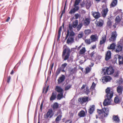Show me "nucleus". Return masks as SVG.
I'll list each match as a JSON object with an SVG mask.
<instances>
[{
  "mask_svg": "<svg viewBox=\"0 0 123 123\" xmlns=\"http://www.w3.org/2000/svg\"><path fill=\"white\" fill-rule=\"evenodd\" d=\"M117 3V0H113L110 5V7H114L116 6Z\"/></svg>",
  "mask_w": 123,
  "mask_h": 123,
  "instance_id": "bb28decb",
  "label": "nucleus"
},
{
  "mask_svg": "<svg viewBox=\"0 0 123 123\" xmlns=\"http://www.w3.org/2000/svg\"><path fill=\"white\" fill-rule=\"evenodd\" d=\"M74 16L75 17V19H78V18L80 17V15L78 13H77L74 14Z\"/></svg>",
  "mask_w": 123,
  "mask_h": 123,
  "instance_id": "603ef678",
  "label": "nucleus"
},
{
  "mask_svg": "<svg viewBox=\"0 0 123 123\" xmlns=\"http://www.w3.org/2000/svg\"><path fill=\"white\" fill-rule=\"evenodd\" d=\"M112 78L109 76H105L103 77L102 78L103 81L107 82L110 81L111 79Z\"/></svg>",
  "mask_w": 123,
  "mask_h": 123,
  "instance_id": "2eb2a0df",
  "label": "nucleus"
},
{
  "mask_svg": "<svg viewBox=\"0 0 123 123\" xmlns=\"http://www.w3.org/2000/svg\"><path fill=\"white\" fill-rule=\"evenodd\" d=\"M54 65V63H53L52 64H51L50 67V69L51 70H52L53 69V67Z\"/></svg>",
  "mask_w": 123,
  "mask_h": 123,
  "instance_id": "bf43d9fd",
  "label": "nucleus"
},
{
  "mask_svg": "<svg viewBox=\"0 0 123 123\" xmlns=\"http://www.w3.org/2000/svg\"><path fill=\"white\" fill-rule=\"evenodd\" d=\"M95 106L94 105L90 106V108L88 110V112L90 114H92L95 110Z\"/></svg>",
  "mask_w": 123,
  "mask_h": 123,
  "instance_id": "393cba45",
  "label": "nucleus"
},
{
  "mask_svg": "<svg viewBox=\"0 0 123 123\" xmlns=\"http://www.w3.org/2000/svg\"><path fill=\"white\" fill-rule=\"evenodd\" d=\"M90 22V19L88 18H86L84 20L83 24L85 26H87L89 24Z\"/></svg>",
  "mask_w": 123,
  "mask_h": 123,
  "instance_id": "5701e85b",
  "label": "nucleus"
},
{
  "mask_svg": "<svg viewBox=\"0 0 123 123\" xmlns=\"http://www.w3.org/2000/svg\"><path fill=\"white\" fill-rule=\"evenodd\" d=\"M112 23V22L109 19V20L108 21L107 23V26L109 27L110 28H111Z\"/></svg>",
  "mask_w": 123,
  "mask_h": 123,
  "instance_id": "c9c22d12",
  "label": "nucleus"
},
{
  "mask_svg": "<svg viewBox=\"0 0 123 123\" xmlns=\"http://www.w3.org/2000/svg\"><path fill=\"white\" fill-rule=\"evenodd\" d=\"M105 92L106 98L103 102V105L104 106H106L109 105V102L113 95V91L111 90L110 87H108L105 90Z\"/></svg>",
  "mask_w": 123,
  "mask_h": 123,
  "instance_id": "f257e3e1",
  "label": "nucleus"
},
{
  "mask_svg": "<svg viewBox=\"0 0 123 123\" xmlns=\"http://www.w3.org/2000/svg\"><path fill=\"white\" fill-rule=\"evenodd\" d=\"M62 26H61L60 27V28H59L58 33H61V31H62Z\"/></svg>",
  "mask_w": 123,
  "mask_h": 123,
  "instance_id": "680f3d73",
  "label": "nucleus"
},
{
  "mask_svg": "<svg viewBox=\"0 0 123 123\" xmlns=\"http://www.w3.org/2000/svg\"><path fill=\"white\" fill-rule=\"evenodd\" d=\"M85 43L88 44H90L91 43H92V42H91V41H90V40L89 39H86L85 40Z\"/></svg>",
  "mask_w": 123,
  "mask_h": 123,
  "instance_id": "a18cd8bd",
  "label": "nucleus"
},
{
  "mask_svg": "<svg viewBox=\"0 0 123 123\" xmlns=\"http://www.w3.org/2000/svg\"><path fill=\"white\" fill-rule=\"evenodd\" d=\"M104 23V21L101 19H99V21L96 24L97 27H101L103 26Z\"/></svg>",
  "mask_w": 123,
  "mask_h": 123,
  "instance_id": "412c9836",
  "label": "nucleus"
},
{
  "mask_svg": "<svg viewBox=\"0 0 123 123\" xmlns=\"http://www.w3.org/2000/svg\"><path fill=\"white\" fill-rule=\"evenodd\" d=\"M61 33H58V38L57 39H58L60 37V35H61Z\"/></svg>",
  "mask_w": 123,
  "mask_h": 123,
  "instance_id": "774afa93",
  "label": "nucleus"
},
{
  "mask_svg": "<svg viewBox=\"0 0 123 123\" xmlns=\"http://www.w3.org/2000/svg\"><path fill=\"white\" fill-rule=\"evenodd\" d=\"M118 24L116 23L115 22V24L112 25V26L114 29L116 28L117 25Z\"/></svg>",
  "mask_w": 123,
  "mask_h": 123,
  "instance_id": "13d9d810",
  "label": "nucleus"
},
{
  "mask_svg": "<svg viewBox=\"0 0 123 123\" xmlns=\"http://www.w3.org/2000/svg\"><path fill=\"white\" fill-rule=\"evenodd\" d=\"M67 33L65 37V40H66L68 36L70 37H72L74 36L75 35V34L73 31H71L70 32L69 34V30H68L67 31Z\"/></svg>",
  "mask_w": 123,
  "mask_h": 123,
  "instance_id": "f8f14e48",
  "label": "nucleus"
},
{
  "mask_svg": "<svg viewBox=\"0 0 123 123\" xmlns=\"http://www.w3.org/2000/svg\"><path fill=\"white\" fill-rule=\"evenodd\" d=\"M86 92L87 94H88L89 92V90L87 88H86V91H85Z\"/></svg>",
  "mask_w": 123,
  "mask_h": 123,
  "instance_id": "e2e57ef3",
  "label": "nucleus"
},
{
  "mask_svg": "<svg viewBox=\"0 0 123 123\" xmlns=\"http://www.w3.org/2000/svg\"><path fill=\"white\" fill-rule=\"evenodd\" d=\"M112 120L113 121H114L117 123H119L120 121L119 117L117 115H113V116Z\"/></svg>",
  "mask_w": 123,
  "mask_h": 123,
  "instance_id": "aec40b11",
  "label": "nucleus"
},
{
  "mask_svg": "<svg viewBox=\"0 0 123 123\" xmlns=\"http://www.w3.org/2000/svg\"><path fill=\"white\" fill-rule=\"evenodd\" d=\"M91 42H93L98 41V37L96 34L91 35L90 37Z\"/></svg>",
  "mask_w": 123,
  "mask_h": 123,
  "instance_id": "4468645a",
  "label": "nucleus"
},
{
  "mask_svg": "<svg viewBox=\"0 0 123 123\" xmlns=\"http://www.w3.org/2000/svg\"><path fill=\"white\" fill-rule=\"evenodd\" d=\"M117 34L116 31H112L111 34V37L109 38V40L110 42H114L116 40Z\"/></svg>",
  "mask_w": 123,
  "mask_h": 123,
  "instance_id": "423d86ee",
  "label": "nucleus"
},
{
  "mask_svg": "<svg viewBox=\"0 0 123 123\" xmlns=\"http://www.w3.org/2000/svg\"><path fill=\"white\" fill-rule=\"evenodd\" d=\"M67 64L66 63H65L64 64H62V67L63 69H64L65 67L67 66Z\"/></svg>",
  "mask_w": 123,
  "mask_h": 123,
  "instance_id": "3c124183",
  "label": "nucleus"
},
{
  "mask_svg": "<svg viewBox=\"0 0 123 123\" xmlns=\"http://www.w3.org/2000/svg\"><path fill=\"white\" fill-rule=\"evenodd\" d=\"M53 115L54 113L52 109H50L49 110L46 114L44 115V118L45 119H47L48 117L51 118L53 116Z\"/></svg>",
  "mask_w": 123,
  "mask_h": 123,
  "instance_id": "0eeeda50",
  "label": "nucleus"
},
{
  "mask_svg": "<svg viewBox=\"0 0 123 123\" xmlns=\"http://www.w3.org/2000/svg\"><path fill=\"white\" fill-rule=\"evenodd\" d=\"M60 93L58 94L57 97V99L59 100H60L63 97V92Z\"/></svg>",
  "mask_w": 123,
  "mask_h": 123,
  "instance_id": "72a5a7b5",
  "label": "nucleus"
},
{
  "mask_svg": "<svg viewBox=\"0 0 123 123\" xmlns=\"http://www.w3.org/2000/svg\"><path fill=\"white\" fill-rule=\"evenodd\" d=\"M115 44L113 43L110 44V46H108V49H115L116 46Z\"/></svg>",
  "mask_w": 123,
  "mask_h": 123,
  "instance_id": "473e14b6",
  "label": "nucleus"
},
{
  "mask_svg": "<svg viewBox=\"0 0 123 123\" xmlns=\"http://www.w3.org/2000/svg\"><path fill=\"white\" fill-rule=\"evenodd\" d=\"M69 70L70 74H73L76 72L77 68L76 67H74L73 68H69Z\"/></svg>",
  "mask_w": 123,
  "mask_h": 123,
  "instance_id": "cd10ccee",
  "label": "nucleus"
},
{
  "mask_svg": "<svg viewBox=\"0 0 123 123\" xmlns=\"http://www.w3.org/2000/svg\"><path fill=\"white\" fill-rule=\"evenodd\" d=\"M83 25V24L82 23H80L79 25H78L77 27V30L78 31H79L80 29Z\"/></svg>",
  "mask_w": 123,
  "mask_h": 123,
  "instance_id": "79ce46f5",
  "label": "nucleus"
},
{
  "mask_svg": "<svg viewBox=\"0 0 123 123\" xmlns=\"http://www.w3.org/2000/svg\"><path fill=\"white\" fill-rule=\"evenodd\" d=\"M120 72L119 71H116L115 73L114 74V75L115 77H117L119 75V74Z\"/></svg>",
  "mask_w": 123,
  "mask_h": 123,
  "instance_id": "49530a36",
  "label": "nucleus"
},
{
  "mask_svg": "<svg viewBox=\"0 0 123 123\" xmlns=\"http://www.w3.org/2000/svg\"><path fill=\"white\" fill-rule=\"evenodd\" d=\"M91 6V5L90 3H87L86 4V8H89Z\"/></svg>",
  "mask_w": 123,
  "mask_h": 123,
  "instance_id": "4d7b16f0",
  "label": "nucleus"
},
{
  "mask_svg": "<svg viewBox=\"0 0 123 123\" xmlns=\"http://www.w3.org/2000/svg\"><path fill=\"white\" fill-rule=\"evenodd\" d=\"M70 116L71 117H72L74 115V114L72 112H70L69 113Z\"/></svg>",
  "mask_w": 123,
  "mask_h": 123,
  "instance_id": "69168bd1",
  "label": "nucleus"
},
{
  "mask_svg": "<svg viewBox=\"0 0 123 123\" xmlns=\"http://www.w3.org/2000/svg\"><path fill=\"white\" fill-rule=\"evenodd\" d=\"M55 115L56 116H62V113L61 110L59 109L58 110L57 112Z\"/></svg>",
  "mask_w": 123,
  "mask_h": 123,
  "instance_id": "ea45409f",
  "label": "nucleus"
},
{
  "mask_svg": "<svg viewBox=\"0 0 123 123\" xmlns=\"http://www.w3.org/2000/svg\"><path fill=\"white\" fill-rule=\"evenodd\" d=\"M122 49V47L119 44L117 45L116 47L115 52H116L118 53L121 51Z\"/></svg>",
  "mask_w": 123,
  "mask_h": 123,
  "instance_id": "b1692460",
  "label": "nucleus"
},
{
  "mask_svg": "<svg viewBox=\"0 0 123 123\" xmlns=\"http://www.w3.org/2000/svg\"><path fill=\"white\" fill-rule=\"evenodd\" d=\"M97 112L99 115H104V116H102V117H107L108 115L109 110L108 108L105 107L101 110L98 109Z\"/></svg>",
  "mask_w": 123,
  "mask_h": 123,
  "instance_id": "7ed1b4c3",
  "label": "nucleus"
},
{
  "mask_svg": "<svg viewBox=\"0 0 123 123\" xmlns=\"http://www.w3.org/2000/svg\"><path fill=\"white\" fill-rule=\"evenodd\" d=\"M57 116V117L55 119V121L56 123L59 122L61 120L62 117V116Z\"/></svg>",
  "mask_w": 123,
  "mask_h": 123,
  "instance_id": "a19ab883",
  "label": "nucleus"
},
{
  "mask_svg": "<svg viewBox=\"0 0 123 123\" xmlns=\"http://www.w3.org/2000/svg\"><path fill=\"white\" fill-rule=\"evenodd\" d=\"M71 85L70 84L68 85L65 87V91H67L69 90L70 88H71Z\"/></svg>",
  "mask_w": 123,
  "mask_h": 123,
  "instance_id": "09e8293b",
  "label": "nucleus"
},
{
  "mask_svg": "<svg viewBox=\"0 0 123 123\" xmlns=\"http://www.w3.org/2000/svg\"><path fill=\"white\" fill-rule=\"evenodd\" d=\"M92 14L96 19H97L100 17V14L98 12H92Z\"/></svg>",
  "mask_w": 123,
  "mask_h": 123,
  "instance_id": "ddd939ff",
  "label": "nucleus"
},
{
  "mask_svg": "<svg viewBox=\"0 0 123 123\" xmlns=\"http://www.w3.org/2000/svg\"><path fill=\"white\" fill-rule=\"evenodd\" d=\"M65 78L64 75H62L57 80V81L58 84H60L63 81Z\"/></svg>",
  "mask_w": 123,
  "mask_h": 123,
  "instance_id": "f3484780",
  "label": "nucleus"
},
{
  "mask_svg": "<svg viewBox=\"0 0 123 123\" xmlns=\"http://www.w3.org/2000/svg\"><path fill=\"white\" fill-rule=\"evenodd\" d=\"M91 68H90L89 67H87L86 68L85 70H86V72H85V73L86 74H87L89 73L91 70Z\"/></svg>",
  "mask_w": 123,
  "mask_h": 123,
  "instance_id": "37998d69",
  "label": "nucleus"
},
{
  "mask_svg": "<svg viewBox=\"0 0 123 123\" xmlns=\"http://www.w3.org/2000/svg\"><path fill=\"white\" fill-rule=\"evenodd\" d=\"M43 102H42V103H41V105L40 106V109L41 110H42L43 106Z\"/></svg>",
  "mask_w": 123,
  "mask_h": 123,
  "instance_id": "052dcab7",
  "label": "nucleus"
},
{
  "mask_svg": "<svg viewBox=\"0 0 123 123\" xmlns=\"http://www.w3.org/2000/svg\"><path fill=\"white\" fill-rule=\"evenodd\" d=\"M56 93L55 92H53L52 93V95L50 98V101L53 100L55 99L56 97Z\"/></svg>",
  "mask_w": 123,
  "mask_h": 123,
  "instance_id": "4be33fe9",
  "label": "nucleus"
},
{
  "mask_svg": "<svg viewBox=\"0 0 123 123\" xmlns=\"http://www.w3.org/2000/svg\"><path fill=\"white\" fill-rule=\"evenodd\" d=\"M122 20V18L119 15L117 16L115 19V22L119 24L120 22Z\"/></svg>",
  "mask_w": 123,
  "mask_h": 123,
  "instance_id": "c756f323",
  "label": "nucleus"
},
{
  "mask_svg": "<svg viewBox=\"0 0 123 123\" xmlns=\"http://www.w3.org/2000/svg\"><path fill=\"white\" fill-rule=\"evenodd\" d=\"M71 52L70 49L68 47L63 49L62 52V57L64 60H66L69 58Z\"/></svg>",
  "mask_w": 123,
  "mask_h": 123,
  "instance_id": "f03ea898",
  "label": "nucleus"
},
{
  "mask_svg": "<svg viewBox=\"0 0 123 123\" xmlns=\"http://www.w3.org/2000/svg\"><path fill=\"white\" fill-rule=\"evenodd\" d=\"M108 11V10L107 8H106L102 10L101 13L102 16L104 18H105L107 14Z\"/></svg>",
  "mask_w": 123,
  "mask_h": 123,
  "instance_id": "a211bd4d",
  "label": "nucleus"
},
{
  "mask_svg": "<svg viewBox=\"0 0 123 123\" xmlns=\"http://www.w3.org/2000/svg\"><path fill=\"white\" fill-rule=\"evenodd\" d=\"M117 91L119 94L122 93L123 90V86H118L117 87Z\"/></svg>",
  "mask_w": 123,
  "mask_h": 123,
  "instance_id": "6ab92c4d",
  "label": "nucleus"
},
{
  "mask_svg": "<svg viewBox=\"0 0 123 123\" xmlns=\"http://www.w3.org/2000/svg\"><path fill=\"white\" fill-rule=\"evenodd\" d=\"M73 25L69 24V30L70 31H72L73 28Z\"/></svg>",
  "mask_w": 123,
  "mask_h": 123,
  "instance_id": "864d4df0",
  "label": "nucleus"
},
{
  "mask_svg": "<svg viewBox=\"0 0 123 123\" xmlns=\"http://www.w3.org/2000/svg\"><path fill=\"white\" fill-rule=\"evenodd\" d=\"M86 86V85H82V87L81 88V89H82L84 88Z\"/></svg>",
  "mask_w": 123,
  "mask_h": 123,
  "instance_id": "338daca9",
  "label": "nucleus"
},
{
  "mask_svg": "<svg viewBox=\"0 0 123 123\" xmlns=\"http://www.w3.org/2000/svg\"><path fill=\"white\" fill-rule=\"evenodd\" d=\"M106 35H106H102V37L100 38L99 43V45H101L106 42Z\"/></svg>",
  "mask_w": 123,
  "mask_h": 123,
  "instance_id": "9d476101",
  "label": "nucleus"
},
{
  "mask_svg": "<svg viewBox=\"0 0 123 123\" xmlns=\"http://www.w3.org/2000/svg\"><path fill=\"white\" fill-rule=\"evenodd\" d=\"M86 50L85 47H82V49L79 51V53L80 55H82L84 54L86 52Z\"/></svg>",
  "mask_w": 123,
  "mask_h": 123,
  "instance_id": "2f4dec72",
  "label": "nucleus"
},
{
  "mask_svg": "<svg viewBox=\"0 0 123 123\" xmlns=\"http://www.w3.org/2000/svg\"><path fill=\"white\" fill-rule=\"evenodd\" d=\"M91 32V30L89 29L85 30L84 31V32L86 35H89Z\"/></svg>",
  "mask_w": 123,
  "mask_h": 123,
  "instance_id": "c03bdc74",
  "label": "nucleus"
},
{
  "mask_svg": "<svg viewBox=\"0 0 123 123\" xmlns=\"http://www.w3.org/2000/svg\"><path fill=\"white\" fill-rule=\"evenodd\" d=\"M105 71V69H103L102 72H104V75H111L113 74L114 72V70L113 68L109 67L107 68Z\"/></svg>",
  "mask_w": 123,
  "mask_h": 123,
  "instance_id": "39448f33",
  "label": "nucleus"
},
{
  "mask_svg": "<svg viewBox=\"0 0 123 123\" xmlns=\"http://www.w3.org/2000/svg\"><path fill=\"white\" fill-rule=\"evenodd\" d=\"M65 123H72V121L70 120H68Z\"/></svg>",
  "mask_w": 123,
  "mask_h": 123,
  "instance_id": "0e129e2a",
  "label": "nucleus"
},
{
  "mask_svg": "<svg viewBox=\"0 0 123 123\" xmlns=\"http://www.w3.org/2000/svg\"><path fill=\"white\" fill-rule=\"evenodd\" d=\"M86 115L85 112L83 110H81L78 113V115L80 117H84Z\"/></svg>",
  "mask_w": 123,
  "mask_h": 123,
  "instance_id": "7c9ffc66",
  "label": "nucleus"
},
{
  "mask_svg": "<svg viewBox=\"0 0 123 123\" xmlns=\"http://www.w3.org/2000/svg\"><path fill=\"white\" fill-rule=\"evenodd\" d=\"M11 79V77L10 76H9L8 77H7V83H9Z\"/></svg>",
  "mask_w": 123,
  "mask_h": 123,
  "instance_id": "5fc2aeb1",
  "label": "nucleus"
},
{
  "mask_svg": "<svg viewBox=\"0 0 123 123\" xmlns=\"http://www.w3.org/2000/svg\"><path fill=\"white\" fill-rule=\"evenodd\" d=\"M80 1V0H75L74 6V8L71 9L69 11V13L72 14L78 11L79 9V7L78 5Z\"/></svg>",
  "mask_w": 123,
  "mask_h": 123,
  "instance_id": "20e7f679",
  "label": "nucleus"
},
{
  "mask_svg": "<svg viewBox=\"0 0 123 123\" xmlns=\"http://www.w3.org/2000/svg\"><path fill=\"white\" fill-rule=\"evenodd\" d=\"M74 41V38L73 37H69L67 39L66 43L68 44H71Z\"/></svg>",
  "mask_w": 123,
  "mask_h": 123,
  "instance_id": "dca6fc26",
  "label": "nucleus"
},
{
  "mask_svg": "<svg viewBox=\"0 0 123 123\" xmlns=\"http://www.w3.org/2000/svg\"><path fill=\"white\" fill-rule=\"evenodd\" d=\"M117 58H118L119 61V65L123 64V58L120 55H117L115 56L114 59V61L116 62Z\"/></svg>",
  "mask_w": 123,
  "mask_h": 123,
  "instance_id": "6e6552de",
  "label": "nucleus"
},
{
  "mask_svg": "<svg viewBox=\"0 0 123 123\" xmlns=\"http://www.w3.org/2000/svg\"><path fill=\"white\" fill-rule=\"evenodd\" d=\"M83 36V33L82 32H80L78 34V38H80L82 37Z\"/></svg>",
  "mask_w": 123,
  "mask_h": 123,
  "instance_id": "de8ad7c7",
  "label": "nucleus"
},
{
  "mask_svg": "<svg viewBox=\"0 0 123 123\" xmlns=\"http://www.w3.org/2000/svg\"><path fill=\"white\" fill-rule=\"evenodd\" d=\"M97 55V53L94 51H93L90 54V56L92 58H94Z\"/></svg>",
  "mask_w": 123,
  "mask_h": 123,
  "instance_id": "e433bc0d",
  "label": "nucleus"
},
{
  "mask_svg": "<svg viewBox=\"0 0 123 123\" xmlns=\"http://www.w3.org/2000/svg\"><path fill=\"white\" fill-rule=\"evenodd\" d=\"M61 68H58L56 71L55 73V75L56 77L58 75V74L60 73L61 71Z\"/></svg>",
  "mask_w": 123,
  "mask_h": 123,
  "instance_id": "58836bf2",
  "label": "nucleus"
},
{
  "mask_svg": "<svg viewBox=\"0 0 123 123\" xmlns=\"http://www.w3.org/2000/svg\"><path fill=\"white\" fill-rule=\"evenodd\" d=\"M120 99L119 98V97L118 96H116L114 99V101L116 103H118L120 101Z\"/></svg>",
  "mask_w": 123,
  "mask_h": 123,
  "instance_id": "f704fd0d",
  "label": "nucleus"
},
{
  "mask_svg": "<svg viewBox=\"0 0 123 123\" xmlns=\"http://www.w3.org/2000/svg\"><path fill=\"white\" fill-rule=\"evenodd\" d=\"M111 57V51L110 50L108 51L105 54V60L106 61H108Z\"/></svg>",
  "mask_w": 123,
  "mask_h": 123,
  "instance_id": "9b49d317",
  "label": "nucleus"
},
{
  "mask_svg": "<svg viewBox=\"0 0 123 123\" xmlns=\"http://www.w3.org/2000/svg\"><path fill=\"white\" fill-rule=\"evenodd\" d=\"M96 47V44L94 45L93 46H92L91 48V49H94Z\"/></svg>",
  "mask_w": 123,
  "mask_h": 123,
  "instance_id": "6e6d98bb",
  "label": "nucleus"
},
{
  "mask_svg": "<svg viewBox=\"0 0 123 123\" xmlns=\"http://www.w3.org/2000/svg\"><path fill=\"white\" fill-rule=\"evenodd\" d=\"M55 90L59 93L63 92V89L61 86H56L55 88Z\"/></svg>",
  "mask_w": 123,
  "mask_h": 123,
  "instance_id": "a878e982",
  "label": "nucleus"
},
{
  "mask_svg": "<svg viewBox=\"0 0 123 123\" xmlns=\"http://www.w3.org/2000/svg\"><path fill=\"white\" fill-rule=\"evenodd\" d=\"M73 26L74 28H75L78 25V20H76L74 21L73 22Z\"/></svg>",
  "mask_w": 123,
  "mask_h": 123,
  "instance_id": "4c0bfd02",
  "label": "nucleus"
},
{
  "mask_svg": "<svg viewBox=\"0 0 123 123\" xmlns=\"http://www.w3.org/2000/svg\"><path fill=\"white\" fill-rule=\"evenodd\" d=\"M59 105L58 103L55 102L51 105V107L52 108L53 110L57 109L59 107Z\"/></svg>",
  "mask_w": 123,
  "mask_h": 123,
  "instance_id": "c85d7f7f",
  "label": "nucleus"
},
{
  "mask_svg": "<svg viewBox=\"0 0 123 123\" xmlns=\"http://www.w3.org/2000/svg\"><path fill=\"white\" fill-rule=\"evenodd\" d=\"M89 98L88 97L84 96L83 97L80 98L78 100V102L81 104H83L86 102H88Z\"/></svg>",
  "mask_w": 123,
  "mask_h": 123,
  "instance_id": "1a4fd4ad",
  "label": "nucleus"
},
{
  "mask_svg": "<svg viewBox=\"0 0 123 123\" xmlns=\"http://www.w3.org/2000/svg\"><path fill=\"white\" fill-rule=\"evenodd\" d=\"M96 86V84L94 83V82H93L92 84V85L91 87V89L94 90Z\"/></svg>",
  "mask_w": 123,
  "mask_h": 123,
  "instance_id": "8fccbe9b",
  "label": "nucleus"
}]
</instances>
